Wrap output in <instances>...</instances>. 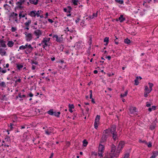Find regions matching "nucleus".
Masks as SVG:
<instances>
[{
	"label": "nucleus",
	"mask_w": 158,
	"mask_h": 158,
	"mask_svg": "<svg viewBox=\"0 0 158 158\" xmlns=\"http://www.w3.org/2000/svg\"><path fill=\"white\" fill-rule=\"evenodd\" d=\"M125 143L123 141H120L118 145L117 150L115 151V147L113 145L111 147V150L109 154V156H106V158H113L114 157H117L119 155L120 151L121 150L122 148L124 145Z\"/></svg>",
	"instance_id": "obj_1"
},
{
	"label": "nucleus",
	"mask_w": 158,
	"mask_h": 158,
	"mask_svg": "<svg viewBox=\"0 0 158 158\" xmlns=\"http://www.w3.org/2000/svg\"><path fill=\"white\" fill-rule=\"evenodd\" d=\"M116 126H113L110 128L105 130V132L106 133L107 132L108 133L109 132H111L113 135V138L114 140H116L117 138V136L116 132Z\"/></svg>",
	"instance_id": "obj_2"
},
{
	"label": "nucleus",
	"mask_w": 158,
	"mask_h": 158,
	"mask_svg": "<svg viewBox=\"0 0 158 158\" xmlns=\"http://www.w3.org/2000/svg\"><path fill=\"white\" fill-rule=\"evenodd\" d=\"M33 34L36 36V38L35 39V40H36L39 39L40 36H44L45 32L38 29L35 31L33 32Z\"/></svg>",
	"instance_id": "obj_3"
},
{
	"label": "nucleus",
	"mask_w": 158,
	"mask_h": 158,
	"mask_svg": "<svg viewBox=\"0 0 158 158\" xmlns=\"http://www.w3.org/2000/svg\"><path fill=\"white\" fill-rule=\"evenodd\" d=\"M104 146L101 144H100L98 146V156L100 157H103V154L104 152Z\"/></svg>",
	"instance_id": "obj_4"
},
{
	"label": "nucleus",
	"mask_w": 158,
	"mask_h": 158,
	"mask_svg": "<svg viewBox=\"0 0 158 158\" xmlns=\"http://www.w3.org/2000/svg\"><path fill=\"white\" fill-rule=\"evenodd\" d=\"M50 38H47L45 37L44 38L43 40H42L41 43L44 44L43 45V47L45 48L47 46H49L50 45Z\"/></svg>",
	"instance_id": "obj_5"
},
{
	"label": "nucleus",
	"mask_w": 158,
	"mask_h": 158,
	"mask_svg": "<svg viewBox=\"0 0 158 158\" xmlns=\"http://www.w3.org/2000/svg\"><path fill=\"white\" fill-rule=\"evenodd\" d=\"M24 34L25 35V39L27 41H30L32 40L33 37L32 34L25 32Z\"/></svg>",
	"instance_id": "obj_6"
},
{
	"label": "nucleus",
	"mask_w": 158,
	"mask_h": 158,
	"mask_svg": "<svg viewBox=\"0 0 158 158\" xmlns=\"http://www.w3.org/2000/svg\"><path fill=\"white\" fill-rule=\"evenodd\" d=\"M10 17L12 18L16 23H18V15L17 14L14 12H12L10 14Z\"/></svg>",
	"instance_id": "obj_7"
},
{
	"label": "nucleus",
	"mask_w": 158,
	"mask_h": 158,
	"mask_svg": "<svg viewBox=\"0 0 158 158\" xmlns=\"http://www.w3.org/2000/svg\"><path fill=\"white\" fill-rule=\"evenodd\" d=\"M24 2V0H20L19 1L17 2L16 3V6L15 7V8L22 9L23 8L22 5Z\"/></svg>",
	"instance_id": "obj_8"
},
{
	"label": "nucleus",
	"mask_w": 158,
	"mask_h": 158,
	"mask_svg": "<svg viewBox=\"0 0 158 158\" xmlns=\"http://www.w3.org/2000/svg\"><path fill=\"white\" fill-rule=\"evenodd\" d=\"M109 135L108 133V132L106 133L105 132V131L103 132V134L102 135V141L103 142L105 141L106 140L107 136Z\"/></svg>",
	"instance_id": "obj_9"
},
{
	"label": "nucleus",
	"mask_w": 158,
	"mask_h": 158,
	"mask_svg": "<svg viewBox=\"0 0 158 158\" xmlns=\"http://www.w3.org/2000/svg\"><path fill=\"white\" fill-rule=\"evenodd\" d=\"M53 38H56V41L59 43H61L63 41V38L62 37H59L57 35H55L53 36Z\"/></svg>",
	"instance_id": "obj_10"
},
{
	"label": "nucleus",
	"mask_w": 158,
	"mask_h": 158,
	"mask_svg": "<svg viewBox=\"0 0 158 158\" xmlns=\"http://www.w3.org/2000/svg\"><path fill=\"white\" fill-rule=\"evenodd\" d=\"M125 20V18L124 17L123 15H121L117 21H119L120 23H122Z\"/></svg>",
	"instance_id": "obj_11"
},
{
	"label": "nucleus",
	"mask_w": 158,
	"mask_h": 158,
	"mask_svg": "<svg viewBox=\"0 0 158 158\" xmlns=\"http://www.w3.org/2000/svg\"><path fill=\"white\" fill-rule=\"evenodd\" d=\"M28 15L31 17H35L36 16V10H34L31 11L28 14Z\"/></svg>",
	"instance_id": "obj_12"
},
{
	"label": "nucleus",
	"mask_w": 158,
	"mask_h": 158,
	"mask_svg": "<svg viewBox=\"0 0 158 158\" xmlns=\"http://www.w3.org/2000/svg\"><path fill=\"white\" fill-rule=\"evenodd\" d=\"M130 111L131 114H134L136 112V108L134 107H131L130 108Z\"/></svg>",
	"instance_id": "obj_13"
},
{
	"label": "nucleus",
	"mask_w": 158,
	"mask_h": 158,
	"mask_svg": "<svg viewBox=\"0 0 158 158\" xmlns=\"http://www.w3.org/2000/svg\"><path fill=\"white\" fill-rule=\"evenodd\" d=\"M16 65V68L19 70H20L23 67V64L22 63H17Z\"/></svg>",
	"instance_id": "obj_14"
},
{
	"label": "nucleus",
	"mask_w": 158,
	"mask_h": 158,
	"mask_svg": "<svg viewBox=\"0 0 158 158\" xmlns=\"http://www.w3.org/2000/svg\"><path fill=\"white\" fill-rule=\"evenodd\" d=\"M69 110L72 113L73 112V109H74V106L73 104H69Z\"/></svg>",
	"instance_id": "obj_15"
},
{
	"label": "nucleus",
	"mask_w": 158,
	"mask_h": 158,
	"mask_svg": "<svg viewBox=\"0 0 158 158\" xmlns=\"http://www.w3.org/2000/svg\"><path fill=\"white\" fill-rule=\"evenodd\" d=\"M25 15H26V14L24 13L23 11L20 12L19 15V19H20L22 18L25 17Z\"/></svg>",
	"instance_id": "obj_16"
},
{
	"label": "nucleus",
	"mask_w": 158,
	"mask_h": 158,
	"mask_svg": "<svg viewBox=\"0 0 158 158\" xmlns=\"http://www.w3.org/2000/svg\"><path fill=\"white\" fill-rule=\"evenodd\" d=\"M6 52L4 49L2 48H0V54L2 56L6 55Z\"/></svg>",
	"instance_id": "obj_17"
},
{
	"label": "nucleus",
	"mask_w": 158,
	"mask_h": 158,
	"mask_svg": "<svg viewBox=\"0 0 158 158\" xmlns=\"http://www.w3.org/2000/svg\"><path fill=\"white\" fill-rule=\"evenodd\" d=\"M28 43H27L25 45H21L19 47V49L20 50H23L27 48Z\"/></svg>",
	"instance_id": "obj_18"
},
{
	"label": "nucleus",
	"mask_w": 158,
	"mask_h": 158,
	"mask_svg": "<svg viewBox=\"0 0 158 158\" xmlns=\"http://www.w3.org/2000/svg\"><path fill=\"white\" fill-rule=\"evenodd\" d=\"M158 155V151H156L153 152V155L150 158H155Z\"/></svg>",
	"instance_id": "obj_19"
},
{
	"label": "nucleus",
	"mask_w": 158,
	"mask_h": 158,
	"mask_svg": "<svg viewBox=\"0 0 158 158\" xmlns=\"http://www.w3.org/2000/svg\"><path fill=\"white\" fill-rule=\"evenodd\" d=\"M0 44L2 47L3 48H5L6 47V45L5 44V42L3 40H0Z\"/></svg>",
	"instance_id": "obj_20"
},
{
	"label": "nucleus",
	"mask_w": 158,
	"mask_h": 158,
	"mask_svg": "<svg viewBox=\"0 0 158 158\" xmlns=\"http://www.w3.org/2000/svg\"><path fill=\"white\" fill-rule=\"evenodd\" d=\"M14 44V42L12 41H8L7 45L8 47H12Z\"/></svg>",
	"instance_id": "obj_21"
},
{
	"label": "nucleus",
	"mask_w": 158,
	"mask_h": 158,
	"mask_svg": "<svg viewBox=\"0 0 158 158\" xmlns=\"http://www.w3.org/2000/svg\"><path fill=\"white\" fill-rule=\"evenodd\" d=\"M43 11L41 10H38L36 11V15L37 17H38L40 16V15H42Z\"/></svg>",
	"instance_id": "obj_22"
},
{
	"label": "nucleus",
	"mask_w": 158,
	"mask_h": 158,
	"mask_svg": "<svg viewBox=\"0 0 158 158\" xmlns=\"http://www.w3.org/2000/svg\"><path fill=\"white\" fill-rule=\"evenodd\" d=\"M152 90L150 89H149L148 86H145L144 92L149 93Z\"/></svg>",
	"instance_id": "obj_23"
},
{
	"label": "nucleus",
	"mask_w": 158,
	"mask_h": 158,
	"mask_svg": "<svg viewBox=\"0 0 158 158\" xmlns=\"http://www.w3.org/2000/svg\"><path fill=\"white\" fill-rule=\"evenodd\" d=\"M29 1L30 3L34 5H36L38 3V0H30Z\"/></svg>",
	"instance_id": "obj_24"
},
{
	"label": "nucleus",
	"mask_w": 158,
	"mask_h": 158,
	"mask_svg": "<svg viewBox=\"0 0 158 158\" xmlns=\"http://www.w3.org/2000/svg\"><path fill=\"white\" fill-rule=\"evenodd\" d=\"M100 119V116L98 115H97L95 120L94 122L100 123L99 120Z\"/></svg>",
	"instance_id": "obj_25"
},
{
	"label": "nucleus",
	"mask_w": 158,
	"mask_h": 158,
	"mask_svg": "<svg viewBox=\"0 0 158 158\" xmlns=\"http://www.w3.org/2000/svg\"><path fill=\"white\" fill-rule=\"evenodd\" d=\"M31 23V20L30 19L28 20L24 24L25 26H26L27 27H28L30 24Z\"/></svg>",
	"instance_id": "obj_26"
},
{
	"label": "nucleus",
	"mask_w": 158,
	"mask_h": 158,
	"mask_svg": "<svg viewBox=\"0 0 158 158\" xmlns=\"http://www.w3.org/2000/svg\"><path fill=\"white\" fill-rule=\"evenodd\" d=\"M45 133L47 135H49L52 132L51 128H49L47 130L45 131Z\"/></svg>",
	"instance_id": "obj_27"
},
{
	"label": "nucleus",
	"mask_w": 158,
	"mask_h": 158,
	"mask_svg": "<svg viewBox=\"0 0 158 158\" xmlns=\"http://www.w3.org/2000/svg\"><path fill=\"white\" fill-rule=\"evenodd\" d=\"M78 2L79 1L78 0H72V2L74 6L77 5Z\"/></svg>",
	"instance_id": "obj_28"
},
{
	"label": "nucleus",
	"mask_w": 158,
	"mask_h": 158,
	"mask_svg": "<svg viewBox=\"0 0 158 158\" xmlns=\"http://www.w3.org/2000/svg\"><path fill=\"white\" fill-rule=\"evenodd\" d=\"M4 7L5 9L6 10L8 11H9V10L10 9V7L7 4H6L4 5Z\"/></svg>",
	"instance_id": "obj_29"
},
{
	"label": "nucleus",
	"mask_w": 158,
	"mask_h": 158,
	"mask_svg": "<svg viewBox=\"0 0 158 158\" xmlns=\"http://www.w3.org/2000/svg\"><path fill=\"white\" fill-rule=\"evenodd\" d=\"M81 43L79 42H77L75 44V47L77 48H80Z\"/></svg>",
	"instance_id": "obj_30"
},
{
	"label": "nucleus",
	"mask_w": 158,
	"mask_h": 158,
	"mask_svg": "<svg viewBox=\"0 0 158 158\" xmlns=\"http://www.w3.org/2000/svg\"><path fill=\"white\" fill-rule=\"evenodd\" d=\"M156 109V107L155 106H152L151 107H150L148 109V110L149 112H151L153 110H154Z\"/></svg>",
	"instance_id": "obj_31"
},
{
	"label": "nucleus",
	"mask_w": 158,
	"mask_h": 158,
	"mask_svg": "<svg viewBox=\"0 0 158 158\" xmlns=\"http://www.w3.org/2000/svg\"><path fill=\"white\" fill-rule=\"evenodd\" d=\"M60 114V112H54V114L53 115L54 116L57 117H59Z\"/></svg>",
	"instance_id": "obj_32"
},
{
	"label": "nucleus",
	"mask_w": 158,
	"mask_h": 158,
	"mask_svg": "<svg viewBox=\"0 0 158 158\" xmlns=\"http://www.w3.org/2000/svg\"><path fill=\"white\" fill-rule=\"evenodd\" d=\"M139 77H137L135 79V85H138L139 84V82L138 81Z\"/></svg>",
	"instance_id": "obj_33"
},
{
	"label": "nucleus",
	"mask_w": 158,
	"mask_h": 158,
	"mask_svg": "<svg viewBox=\"0 0 158 158\" xmlns=\"http://www.w3.org/2000/svg\"><path fill=\"white\" fill-rule=\"evenodd\" d=\"M48 113L50 115H53L54 112L52 109H51L48 110Z\"/></svg>",
	"instance_id": "obj_34"
},
{
	"label": "nucleus",
	"mask_w": 158,
	"mask_h": 158,
	"mask_svg": "<svg viewBox=\"0 0 158 158\" xmlns=\"http://www.w3.org/2000/svg\"><path fill=\"white\" fill-rule=\"evenodd\" d=\"M128 91L127 90H126L123 94H121V97H124L127 96L128 94Z\"/></svg>",
	"instance_id": "obj_35"
},
{
	"label": "nucleus",
	"mask_w": 158,
	"mask_h": 158,
	"mask_svg": "<svg viewBox=\"0 0 158 158\" xmlns=\"http://www.w3.org/2000/svg\"><path fill=\"white\" fill-rule=\"evenodd\" d=\"M109 37H106L104 39V42H106V43L105 44L106 45H107L108 44V43L109 42Z\"/></svg>",
	"instance_id": "obj_36"
},
{
	"label": "nucleus",
	"mask_w": 158,
	"mask_h": 158,
	"mask_svg": "<svg viewBox=\"0 0 158 158\" xmlns=\"http://www.w3.org/2000/svg\"><path fill=\"white\" fill-rule=\"evenodd\" d=\"M6 72V69H2V68L0 66V73H5Z\"/></svg>",
	"instance_id": "obj_37"
},
{
	"label": "nucleus",
	"mask_w": 158,
	"mask_h": 158,
	"mask_svg": "<svg viewBox=\"0 0 158 158\" xmlns=\"http://www.w3.org/2000/svg\"><path fill=\"white\" fill-rule=\"evenodd\" d=\"M99 123H100L94 122V127L95 129H97L98 128L99 125Z\"/></svg>",
	"instance_id": "obj_38"
},
{
	"label": "nucleus",
	"mask_w": 158,
	"mask_h": 158,
	"mask_svg": "<svg viewBox=\"0 0 158 158\" xmlns=\"http://www.w3.org/2000/svg\"><path fill=\"white\" fill-rule=\"evenodd\" d=\"M64 31L66 32L69 31L72 32L73 31V30L72 29H69V27H67L66 28H65V29L64 30Z\"/></svg>",
	"instance_id": "obj_39"
},
{
	"label": "nucleus",
	"mask_w": 158,
	"mask_h": 158,
	"mask_svg": "<svg viewBox=\"0 0 158 158\" xmlns=\"http://www.w3.org/2000/svg\"><path fill=\"white\" fill-rule=\"evenodd\" d=\"M83 145L84 146L86 147L88 144V142L86 140H84L83 141Z\"/></svg>",
	"instance_id": "obj_40"
},
{
	"label": "nucleus",
	"mask_w": 158,
	"mask_h": 158,
	"mask_svg": "<svg viewBox=\"0 0 158 158\" xmlns=\"http://www.w3.org/2000/svg\"><path fill=\"white\" fill-rule=\"evenodd\" d=\"M124 42L126 44H129L130 42V40L128 39L127 38L125 39Z\"/></svg>",
	"instance_id": "obj_41"
},
{
	"label": "nucleus",
	"mask_w": 158,
	"mask_h": 158,
	"mask_svg": "<svg viewBox=\"0 0 158 158\" xmlns=\"http://www.w3.org/2000/svg\"><path fill=\"white\" fill-rule=\"evenodd\" d=\"M17 30V28L15 27H12L11 29V31L12 32H14Z\"/></svg>",
	"instance_id": "obj_42"
},
{
	"label": "nucleus",
	"mask_w": 158,
	"mask_h": 158,
	"mask_svg": "<svg viewBox=\"0 0 158 158\" xmlns=\"http://www.w3.org/2000/svg\"><path fill=\"white\" fill-rule=\"evenodd\" d=\"M148 85L149 87V89H150L151 90H152V88L153 86V84L152 83H151L149 82L148 83Z\"/></svg>",
	"instance_id": "obj_43"
},
{
	"label": "nucleus",
	"mask_w": 158,
	"mask_h": 158,
	"mask_svg": "<svg viewBox=\"0 0 158 158\" xmlns=\"http://www.w3.org/2000/svg\"><path fill=\"white\" fill-rule=\"evenodd\" d=\"M97 11L96 13H94L93 14V16L90 17L91 18L93 19L94 17H96L97 16Z\"/></svg>",
	"instance_id": "obj_44"
},
{
	"label": "nucleus",
	"mask_w": 158,
	"mask_h": 158,
	"mask_svg": "<svg viewBox=\"0 0 158 158\" xmlns=\"http://www.w3.org/2000/svg\"><path fill=\"white\" fill-rule=\"evenodd\" d=\"M64 11L67 13H70V10H68L66 8H64Z\"/></svg>",
	"instance_id": "obj_45"
},
{
	"label": "nucleus",
	"mask_w": 158,
	"mask_h": 158,
	"mask_svg": "<svg viewBox=\"0 0 158 158\" xmlns=\"http://www.w3.org/2000/svg\"><path fill=\"white\" fill-rule=\"evenodd\" d=\"M115 1L118 2L120 4H123V1L122 0H115Z\"/></svg>",
	"instance_id": "obj_46"
},
{
	"label": "nucleus",
	"mask_w": 158,
	"mask_h": 158,
	"mask_svg": "<svg viewBox=\"0 0 158 158\" xmlns=\"http://www.w3.org/2000/svg\"><path fill=\"white\" fill-rule=\"evenodd\" d=\"M35 55L37 56H42L43 55V53L40 54L38 52H35Z\"/></svg>",
	"instance_id": "obj_47"
},
{
	"label": "nucleus",
	"mask_w": 158,
	"mask_h": 158,
	"mask_svg": "<svg viewBox=\"0 0 158 158\" xmlns=\"http://www.w3.org/2000/svg\"><path fill=\"white\" fill-rule=\"evenodd\" d=\"M129 156V153H126L125 154L123 157V158H128Z\"/></svg>",
	"instance_id": "obj_48"
},
{
	"label": "nucleus",
	"mask_w": 158,
	"mask_h": 158,
	"mask_svg": "<svg viewBox=\"0 0 158 158\" xmlns=\"http://www.w3.org/2000/svg\"><path fill=\"white\" fill-rule=\"evenodd\" d=\"M0 85L3 86V87H5L6 86V84L5 82H2L0 83Z\"/></svg>",
	"instance_id": "obj_49"
},
{
	"label": "nucleus",
	"mask_w": 158,
	"mask_h": 158,
	"mask_svg": "<svg viewBox=\"0 0 158 158\" xmlns=\"http://www.w3.org/2000/svg\"><path fill=\"white\" fill-rule=\"evenodd\" d=\"M27 48L31 50H32L33 49V47L31 46V45L30 44L28 45Z\"/></svg>",
	"instance_id": "obj_50"
},
{
	"label": "nucleus",
	"mask_w": 158,
	"mask_h": 158,
	"mask_svg": "<svg viewBox=\"0 0 158 158\" xmlns=\"http://www.w3.org/2000/svg\"><path fill=\"white\" fill-rule=\"evenodd\" d=\"M89 92L90 93V99H92V91L91 90H89Z\"/></svg>",
	"instance_id": "obj_51"
},
{
	"label": "nucleus",
	"mask_w": 158,
	"mask_h": 158,
	"mask_svg": "<svg viewBox=\"0 0 158 158\" xmlns=\"http://www.w3.org/2000/svg\"><path fill=\"white\" fill-rule=\"evenodd\" d=\"M32 64H35V65H38V62L36 61H32L31 63Z\"/></svg>",
	"instance_id": "obj_52"
},
{
	"label": "nucleus",
	"mask_w": 158,
	"mask_h": 158,
	"mask_svg": "<svg viewBox=\"0 0 158 158\" xmlns=\"http://www.w3.org/2000/svg\"><path fill=\"white\" fill-rule=\"evenodd\" d=\"M48 15H49V14H48V12L46 13L45 14V16L44 17V18L45 19L47 18L48 17Z\"/></svg>",
	"instance_id": "obj_53"
},
{
	"label": "nucleus",
	"mask_w": 158,
	"mask_h": 158,
	"mask_svg": "<svg viewBox=\"0 0 158 158\" xmlns=\"http://www.w3.org/2000/svg\"><path fill=\"white\" fill-rule=\"evenodd\" d=\"M48 21L51 23H52L53 22V21L50 19H48Z\"/></svg>",
	"instance_id": "obj_54"
},
{
	"label": "nucleus",
	"mask_w": 158,
	"mask_h": 158,
	"mask_svg": "<svg viewBox=\"0 0 158 158\" xmlns=\"http://www.w3.org/2000/svg\"><path fill=\"white\" fill-rule=\"evenodd\" d=\"M114 75V73H108L107 74L108 76L109 77L112 76Z\"/></svg>",
	"instance_id": "obj_55"
},
{
	"label": "nucleus",
	"mask_w": 158,
	"mask_h": 158,
	"mask_svg": "<svg viewBox=\"0 0 158 158\" xmlns=\"http://www.w3.org/2000/svg\"><path fill=\"white\" fill-rule=\"evenodd\" d=\"M149 94V93H147V92H144V96L145 97H147L148 96V94Z\"/></svg>",
	"instance_id": "obj_56"
},
{
	"label": "nucleus",
	"mask_w": 158,
	"mask_h": 158,
	"mask_svg": "<svg viewBox=\"0 0 158 158\" xmlns=\"http://www.w3.org/2000/svg\"><path fill=\"white\" fill-rule=\"evenodd\" d=\"M146 106L147 107H149L151 106V104H150V103H148V102H147L146 103Z\"/></svg>",
	"instance_id": "obj_57"
},
{
	"label": "nucleus",
	"mask_w": 158,
	"mask_h": 158,
	"mask_svg": "<svg viewBox=\"0 0 158 158\" xmlns=\"http://www.w3.org/2000/svg\"><path fill=\"white\" fill-rule=\"evenodd\" d=\"M21 81V79L20 78H19V79H18L17 80L15 81V82H20Z\"/></svg>",
	"instance_id": "obj_58"
},
{
	"label": "nucleus",
	"mask_w": 158,
	"mask_h": 158,
	"mask_svg": "<svg viewBox=\"0 0 158 158\" xmlns=\"http://www.w3.org/2000/svg\"><path fill=\"white\" fill-rule=\"evenodd\" d=\"M106 58L108 60H110L111 59V56H110L106 57Z\"/></svg>",
	"instance_id": "obj_59"
},
{
	"label": "nucleus",
	"mask_w": 158,
	"mask_h": 158,
	"mask_svg": "<svg viewBox=\"0 0 158 158\" xmlns=\"http://www.w3.org/2000/svg\"><path fill=\"white\" fill-rule=\"evenodd\" d=\"M36 67L34 65H32V67H31V69L32 70H35V69Z\"/></svg>",
	"instance_id": "obj_60"
},
{
	"label": "nucleus",
	"mask_w": 158,
	"mask_h": 158,
	"mask_svg": "<svg viewBox=\"0 0 158 158\" xmlns=\"http://www.w3.org/2000/svg\"><path fill=\"white\" fill-rule=\"evenodd\" d=\"M28 95L29 97H31L33 96V94L31 93L28 94Z\"/></svg>",
	"instance_id": "obj_61"
},
{
	"label": "nucleus",
	"mask_w": 158,
	"mask_h": 158,
	"mask_svg": "<svg viewBox=\"0 0 158 158\" xmlns=\"http://www.w3.org/2000/svg\"><path fill=\"white\" fill-rule=\"evenodd\" d=\"M89 40L90 41V43L91 44V41H92V39L91 36H89Z\"/></svg>",
	"instance_id": "obj_62"
},
{
	"label": "nucleus",
	"mask_w": 158,
	"mask_h": 158,
	"mask_svg": "<svg viewBox=\"0 0 158 158\" xmlns=\"http://www.w3.org/2000/svg\"><path fill=\"white\" fill-rule=\"evenodd\" d=\"M89 108L86 107V111L87 112V113L89 112Z\"/></svg>",
	"instance_id": "obj_63"
},
{
	"label": "nucleus",
	"mask_w": 158,
	"mask_h": 158,
	"mask_svg": "<svg viewBox=\"0 0 158 158\" xmlns=\"http://www.w3.org/2000/svg\"><path fill=\"white\" fill-rule=\"evenodd\" d=\"M79 20H80L78 18V19H77V20H76L75 21V22H76V23H78L79 22Z\"/></svg>",
	"instance_id": "obj_64"
}]
</instances>
